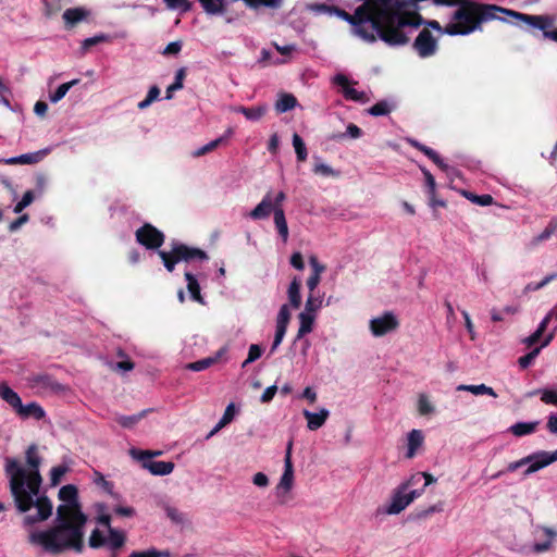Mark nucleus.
<instances>
[{
  "label": "nucleus",
  "mask_w": 557,
  "mask_h": 557,
  "mask_svg": "<svg viewBox=\"0 0 557 557\" xmlns=\"http://www.w3.org/2000/svg\"><path fill=\"white\" fill-rule=\"evenodd\" d=\"M504 15L510 16L517 21L524 22L525 24L537 28L543 32V37L545 39L557 42V28L552 29L556 22V17L549 14L543 15H530L521 12H517L510 9L504 8Z\"/></svg>",
  "instance_id": "39448f33"
},
{
  "label": "nucleus",
  "mask_w": 557,
  "mask_h": 557,
  "mask_svg": "<svg viewBox=\"0 0 557 557\" xmlns=\"http://www.w3.org/2000/svg\"><path fill=\"white\" fill-rule=\"evenodd\" d=\"M313 173L322 176H338V172L334 171L330 165L317 163L313 166Z\"/></svg>",
  "instance_id": "680f3d73"
},
{
  "label": "nucleus",
  "mask_w": 557,
  "mask_h": 557,
  "mask_svg": "<svg viewBox=\"0 0 557 557\" xmlns=\"http://www.w3.org/2000/svg\"><path fill=\"white\" fill-rule=\"evenodd\" d=\"M234 111L244 114L247 120L259 121L265 114L267 107L258 106V107L247 108L244 106H239V107L235 108Z\"/></svg>",
  "instance_id": "c756f323"
},
{
  "label": "nucleus",
  "mask_w": 557,
  "mask_h": 557,
  "mask_svg": "<svg viewBox=\"0 0 557 557\" xmlns=\"http://www.w3.org/2000/svg\"><path fill=\"white\" fill-rule=\"evenodd\" d=\"M275 212V203L272 201V193L268 191L262 200L249 212L252 220H264Z\"/></svg>",
  "instance_id": "ddd939ff"
},
{
  "label": "nucleus",
  "mask_w": 557,
  "mask_h": 557,
  "mask_svg": "<svg viewBox=\"0 0 557 557\" xmlns=\"http://www.w3.org/2000/svg\"><path fill=\"white\" fill-rule=\"evenodd\" d=\"M34 200V193L32 190H27L22 199L15 205L14 212H22L27 206H29Z\"/></svg>",
  "instance_id": "13d9d810"
},
{
  "label": "nucleus",
  "mask_w": 557,
  "mask_h": 557,
  "mask_svg": "<svg viewBox=\"0 0 557 557\" xmlns=\"http://www.w3.org/2000/svg\"><path fill=\"white\" fill-rule=\"evenodd\" d=\"M287 326L288 325L276 324V330H275L274 341H273V344L271 347V352H274L276 350V348L281 345V343L286 334Z\"/></svg>",
  "instance_id": "4d7b16f0"
},
{
  "label": "nucleus",
  "mask_w": 557,
  "mask_h": 557,
  "mask_svg": "<svg viewBox=\"0 0 557 557\" xmlns=\"http://www.w3.org/2000/svg\"><path fill=\"white\" fill-rule=\"evenodd\" d=\"M25 459L28 469H25L17 459L7 457L4 472L9 479V490L17 512L26 513L36 507V515L24 517L25 525H34L50 518L53 505L46 494H40L42 476L39 469L42 458L39 456L36 444L27 447Z\"/></svg>",
  "instance_id": "f257e3e1"
},
{
  "label": "nucleus",
  "mask_w": 557,
  "mask_h": 557,
  "mask_svg": "<svg viewBox=\"0 0 557 557\" xmlns=\"http://www.w3.org/2000/svg\"><path fill=\"white\" fill-rule=\"evenodd\" d=\"M368 3L367 14L371 15L375 25L391 29H401L406 26L419 27L422 15L416 10H409L407 0H362Z\"/></svg>",
  "instance_id": "20e7f679"
},
{
  "label": "nucleus",
  "mask_w": 557,
  "mask_h": 557,
  "mask_svg": "<svg viewBox=\"0 0 557 557\" xmlns=\"http://www.w3.org/2000/svg\"><path fill=\"white\" fill-rule=\"evenodd\" d=\"M557 461V449L553 453L541 450L531 454L520 460L508 463L506 471L515 472L519 468L529 465L524 471V475H530L549 465Z\"/></svg>",
  "instance_id": "423d86ee"
},
{
  "label": "nucleus",
  "mask_w": 557,
  "mask_h": 557,
  "mask_svg": "<svg viewBox=\"0 0 557 557\" xmlns=\"http://www.w3.org/2000/svg\"><path fill=\"white\" fill-rule=\"evenodd\" d=\"M541 531H542L543 535L546 537V541H544L542 543H535L533 545V552L537 553V554L544 553V552H547L548 549H550L552 541L557 535V533L548 527H542Z\"/></svg>",
  "instance_id": "7c9ffc66"
},
{
  "label": "nucleus",
  "mask_w": 557,
  "mask_h": 557,
  "mask_svg": "<svg viewBox=\"0 0 557 557\" xmlns=\"http://www.w3.org/2000/svg\"><path fill=\"white\" fill-rule=\"evenodd\" d=\"M334 84L342 88L343 97L346 100L366 103L369 101V97L364 91H358L350 86L348 77L344 74H337L333 78Z\"/></svg>",
  "instance_id": "9d476101"
},
{
  "label": "nucleus",
  "mask_w": 557,
  "mask_h": 557,
  "mask_svg": "<svg viewBox=\"0 0 557 557\" xmlns=\"http://www.w3.org/2000/svg\"><path fill=\"white\" fill-rule=\"evenodd\" d=\"M232 134V131L228 129L227 131V134L225 136H221L214 140H211L210 143H208L207 145L198 148L196 151L193 152V156L194 157H201V156H205L211 151H213L214 149H216L222 143H224L227 137Z\"/></svg>",
  "instance_id": "f704fd0d"
},
{
  "label": "nucleus",
  "mask_w": 557,
  "mask_h": 557,
  "mask_svg": "<svg viewBox=\"0 0 557 557\" xmlns=\"http://www.w3.org/2000/svg\"><path fill=\"white\" fill-rule=\"evenodd\" d=\"M47 154L46 150H39L36 152L24 153L17 157H13L7 160V164H35L42 160Z\"/></svg>",
  "instance_id": "412c9836"
},
{
  "label": "nucleus",
  "mask_w": 557,
  "mask_h": 557,
  "mask_svg": "<svg viewBox=\"0 0 557 557\" xmlns=\"http://www.w3.org/2000/svg\"><path fill=\"white\" fill-rule=\"evenodd\" d=\"M166 517L174 523H183L184 522V515L175 507H172L168 504L163 506Z\"/></svg>",
  "instance_id": "603ef678"
},
{
  "label": "nucleus",
  "mask_w": 557,
  "mask_h": 557,
  "mask_svg": "<svg viewBox=\"0 0 557 557\" xmlns=\"http://www.w3.org/2000/svg\"><path fill=\"white\" fill-rule=\"evenodd\" d=\"M554 234H557V220L556 219H552L547 226L544 228V231L542 233H540L535 238H534V242L537 244V243H541V242H545L547 239L550 238L552 235Z\"/></svg>",
  "instance_id": "de8ad7c7"
},
{
  "label": "nucleus",
  "mask_w": 557,
  "mask_h": 557,
  "mask_svg": "<svg viewBox=\"0 0 557 557\" xmlns=\"http://www.w3.org/2000/svg\"><path fill=\"white\" fill-rule=\"evenodd\" d=\"M16 413L23 419L34 418L36 420H41L46 416L44 408L35 401L27 405L21 404Z\"/></svg>",
  "instance_id": "f3484780"
},
{
  "label": "nucleus",
  "mask_w": 557,
  "mask_h": 557,
  "mask_svg": "<svg viewBox=\"0 0 557 557\" xmlns=\"http://www.w3.org/2000/svg\"><path fill=\"white\" fill-rule=\"evenodd\" d=\"M236 413V407L234 403H231L225 408V411L221 418V420L218 422V424L210 431V433L207 435V438H210L215 433H218L221 429H223L225 425L231 423L235 417Z\"/></svg>",
  "instance_id": "bb28decb"
},
{
  "label": "nucleus",
  "mask_w": 557,
  "mask_h": 557,
  "mask_svg": "<svg viewBox=\"0 0 557 557\" xmlns=\"http://www.w3.org/2000/svg\"><path fill=\"white\" fill-rule=\"evenodd\" d=\"M301 282L298 277H294L289 284L287 295L290 306L294 309H298L301 305V295H300Z\"/></svg>",
  "instance_id": "a878e982"
},
{
  "label": "nucleus",
  "mask_w": 557,
  "mask_h": 557,
  "mask_svg": "<svg viewBox=\"0 0 557 557\" xmlns=\"http://www.w3.org/2000/svg\"><path fill=\"white\" fill-rule=\"evenodd\" d=\"M541 395V400L546 405H554L557 407V391L554 389H535L527 394L528 397Z\"/></svg>",
  "instance_id": "4c0bfd02"
},
{
  "label": "nucleus",
  "mask_w": 557,
  "mask_h": 557,
  "mask_svg": "<svg viewBox=\"0 0 557 557\" xmlns=\"http://www.w3.org/2000/svg\"><path fill=\"white\" fill-rule=\"evenodd\" d=\"M136 242L148 250H158L165 240V235L150 223H145L135 232Z\"/></svg>",
  "instance_id": "0eeeda50"
},
{
  "label": "nucleus",
  "mask_w": 557,
  "mask_h": 557,
  "mask_svg": "<svg viewBox=\"0 0 557 557\" xmlns=\"http://www.w3.org/2000/svg\"><path fill=\"white\" fill-rule=\"evenodd\" d=\"M554 337V333H550L544 341L543 343L541 344V346L539 347H535L533 350H531L530 352H528L527 355L524 356H521L519 359H518V363L520 366L521 369H527L529 366H531V363L533 362V360L535 359V357L540 354L541 349L545 346H547L552 339Z\"/></svg>",
  "instance_id": "393cba45"
},
{
  "label": "nucleus",
  "mask_w": 557,
  "mask_h": 557,
  "mask_svg": "<svg viewBox=\"0 0 557 557\" xmlns=\"http://www.w3.org/2000/svg\"><path fill=\"white\" fill-rule=\"evenodd\" d=\"M407 491H403L401 487H397L395 493L393 494L392 502L387 508V513L389 515H397L401 512L407 506L410 505L409 502H407Z\"/></svg>",
  "instance_id": "2eb2a0df"
},
{
  "label": "nucleus",
  "mask_w": 557,
  "mask_h": 557,
  "mask_svg": "<svg viewBox=\"0 0 557 557\" xmlns=\"http://www.w3.org/2000/svg\"><path fill=\"white\" fill-rule=\"evenodd\" d=\"M413 49L420 58H429L437 50V40L428 28L422 29L413 41Z\"/></svg>",
  "instance_id": "1a4fd4ad"
},
{
  "label": "nucleus",
  "mask_w": 557,
  "mask_h": 557,
  "mask_svg": "<svg viewBox=\"0 0 557 557\" xmlns=\"http://www.w3.org/2000/svg\"><path fill=\"white\" fill-rule=\"evenodd\" d=\"M131 453L135 458H137L138 460H141L143 462L150 460V458H152L154 456L161 455V451L137 450V449H132Z\"/></svg>",
  "instance_id": "0e129e2a"
},
{
  "label": "nucleus",
  "mask_w": 557,
  "mask_h": 557,
  "mask_svg": "<svg viewBox=\"0 0 557 557\" xmlns=\"http://www.w3.org/2000/svg\"><path fill=\"white\" fill-rule=\"evenodd\" d=\"M362 135V129L354 123L348 124L346 133L332 134L329 138L331 140L341 141L349 136L351 138H359Z\"/></svg>",
  "instance_id": "a19ab883"
},
{
  "label": "nucleus",
  "mask_w": 557,
  "mask_h": 557,
  "mask_svg": "<svg viewBox=\"0 0 557 557\" xmlns=\"http://www.w3.org/2000/svg\"><path fill=\"white\" fill-rule=\"evenodd\" d=\"M297 104V99L292 94H283L275 103V110L278 113H284L293 110Z\"/></svg>",
  "instance_id": "2f4dec72"
},
{
  "label": "nucleus",
  "mask_w": 557,
  "mask_h": 557,
  "mask_svg": "<svg viewBox=\"0 0 557 557\" xmlns=\"http://www.w3.org/2000/svg\"><path fill=\"white\" fill-rule=\"evenodd\" d=\"M79 83V79H73L71 82H67V83H64V84H61L53 94L50 95V101L52 103H57L59 102L61 99H63L65 97V95L67 94V91L75 85H77Z\"/></svg>",
  "instance_id": "37998d69"
},
{
  "label": "nucleus",
  "mask_w": 557,
  "mask_h": 557,
  "mask_svg": "<svg viewBox=\"0 0 557 557\" xmlns=\"http://www.w3.org/2000/svg\"><path fill=\"white\" fill-rule=\"evenodd\" d=\"M172 249L175 252L178 262H190L194 260L203 261L209 259V256L205 250L196 247H189L182 243H174L172 245Z\"/></svg>",
  "instance_id": "9b49d317"
},
{
  "label": "nucleus",
  "mask_w": 557,
  "mask_h": 557,
  "mask_svg": "<svg viewBox=\"0 0 557 557\" xmlns=\"http://www.w3.org/2000/svg\"><path fill=\"white\" fill-rule=\"evenodd\" d=\"M287 326L288 325L276 324V330H275L274 341H273V344L271 347V352H274L276 350V348L281 345V343L286 334Z\"/></svg>",
  "instance_id": "6e6d98bb"
},
{
  "label": "nucleus",
  "mask_w": 557,
  "mask_h": 557,
  "mask_svg": "<svg viewBox=\"0 0 557 557\" xmlns=\"http://www.w3.org/2000/svg\"><path fill=\"white\" fill-rule=\"evenodd\" d=\"M539 422H518L510 426V431L516 436H524L535 432Z\"/></svg>",
  "instance_id": "c9c22d12"
},
{
  "label": "nucleus",
  "mask_w": 557,
  "mask_h": 557,
  "mask_svg": "<svg viewBox=\"0 0 557 557\" xmlns=\"http://www.w3.org/2000/svg\"><path fill=\"white\" fill-rule=\"evenodd\" d=\"M144 413L133 414V416H122L117 418V423L123 428H132L134 426L141 418Z\"/></svg>",
  "instance_id": "bf43d9fd"
},
{
  "label": "nucleus",
  "mask_w": 557,
  "mask_h": 557,
  "mask_svg": "<svg viewBox=\"0 0 557 557\" xmlns=\"http://www.w3.org/2000/svg\"><path fill=\"white\" fill-rule=\"evenodd\" d=\"M302 414L307 419V428L311 431H315L325 423L330 412L325 408H322L319 412H311L305 409Z\"/></svg>",
  "instance_id": "4468645a"
},
{
  "label": "nucleus",
  "mask_w": 557,
  "mask_h": 557,
  "mask_svg": "<svg viewBox=\"0 0 557 557\" xmlns=\"http://www.w3.org/2000/svg\"><path fill=\"white\" fill-rule=\"evenodd\" d=\"M215 362H216V358L208 357V358H203L201 360L188 363L186 366V369L195 371V372H199V371H203V370L208 369Z\"/></svg>",
  "instance_id": "8fccbe9b"
},
{
  "label": "nucleus",
  "mask_w": 557,
  "mask_h": 557,
  "mask_svg": "<svg viewBox=\"0 0 557 557\" xmlns=\"http://www.w3.org/2000/svg\"><path fill=\"white\" fill-rule=\"evenodd\" d=\"M186 77V69L181 67L175 74L174 82L166 88L165 99L170 100L173 97V92L183 88V82Z\"/></svg>",
  "instance_id": "e433bc0d"
},
{
  "label": "nucleus",
  "mask_w": 557,
  "mask_h": 557,
  "mask_svg": "<svg viewBox=\"0 0 557 557\" xmlns=\"http://www.w3.org/2000/svg\"><path fill=\"white\" fill-rule=\"evenodd\" d=\"M273 219H274V224H275V227L277 230L280 237L282 238V240L284 243H286L288 239L289 232H288V225H287V221L285 218L284 209L277 208L275 210V212L273 213Z\"/></svg>",
  "instance_id": "b1692460"
},
{
  "label": "nucleus",
  "mask_w": 557,
  "mask_h": 557,
  "mask_svg": "<svg viewBox=\"0 0 557 557\" xmlns=\"http://www.w3.org/2000/svg\"><path fill=\"white\" fill-rule=\"evenodd\" d=\"M160 96V88L153 85L149 88L148 94L144 100L138 102L137 108L144 110L148 108L153 101L158 100Z\"/></svg>",
  "instance_id": "49530a36"
},
{
  "label": "nucleus",
  "mask_w": 557,
  "mask_h": 557,
  "mask_svg": "<svg viewBox=\"0 0 557 557\" xmlns=\"http://www.w3.org/2000/svg\"><path fill=\"white\" fill-rule=\"evenodd\" d=\"M126 535L121 530H110V537H108V548L111 550L110 557H117L119 550L125 545Z\"/></svg>",
  "instance_id": "aec40b11"
},
{
  "label": "nucleus",
  "mask_w": 557,
  "mask_h": 557,
  "mask_svg": "<svg viewBox=\"0 0 557 557\" xmlns=\"http://www.w3.org/2000/svg\"><path fill=\"white\" fill-rule=\"evenodd\" d=\"M399 321L396 315L386 311L381 317L373 318L370 321V331L375 337H381L397 330Z\"/></svg>",
  "instance_id": "6e6552de"
},
{
  "label": "nucleus",
  "mask_w": 557,
  "mask_h": 557,
  "mask_svg": "<svg viewBox=\"0 0 557 557\" xmlns=\"http://www.w3.org/2000/svg\"><path fill=\"white\" fill-rule=\"evenodd\" d=\"M158 255L161 258L164 268L169 272H173L175 269V265L178 263V259H177L175 252L173 251V249H171V251L159 250Z\"/></svg>",
  "instance_id": "c03bdc74"
},
{
  "label": "nucleus",
  "mask_w": 557,
  "mask_h": 557,
  "mask_svg": "<svg viewBox=\"0 0 557 557\" xmlns=\"http://www.w3.org/2000/svg\"><path fill=\"white\" fill-rule=\"evenodd\" d=\"M166 7L171 10L180 9L182 12H187L191 9L189 0H163Z\"/></svg>",
  "instance_id": "5fc2aeb1"
},
{
  "label": "nucleus",
  "mask_w": 557,
  "mask_h": 557,
  "mask_svg": "<svg viewBox=\"0 0 557 557\" xmlns=\"http://www.w3.org/2000/svg\"><path fill=\"white\" fill-rule=\"evenodd\" d=\"M88 545L90 548L99 549L104 545L108 546V539L99 529H94L88 539Z\"/></svg>",
  "instance_id": "79ce46f5"
},
{
  "label": "nucleus",
  "mask_w": 557,
  "mask_h": 557,
  "mask_svg": "<svg viewBox=\"0 0 557 557\" xmlns=\"http://www.w3.org/2000/svg\"><path fill=\"white\" fill-rule=\"evenodd\" d=\"M0 397L8 403L15 411L21 407L22 400L17 393L5 384L0 385Z\"/></svg>",
  "instance_id": "cd10ccee"
},
{
  "label": "nucleus",
  "mask_w": 557,
  "mask_h": 557,
  "mask_svg": "<svg viewBox=\"0 0 557 557\" xmlns=\"http://www.w3.org/2000/svg\"><path fill=\"white\" fill-rule=\"evenodd\" d=\"M321 306V300H319L318 298H314L312 294H310L306 300V305H305V311L304 312H308V313H312V312H315Z\"/></svg>",
  "instance_id": "774afa93"
},
{
  "label": "nucleus",
  "mask_w": 557,
  "mask_h": 557,
  "mask_svg": "<svg viewBox=\"0 0 557 557\" xmlns=\"http://www.w3.org/2000/svg\"><path fill=\"white\" fill-rule=\"evenodd\" d=\"M203 10L209 14L223 12L224 0H198Z\"/></svg>",
  "instance_id": "a18cd8bd"
},
{
  "label": "nucleus",
  "mask_w": 557,
  "mask_h": 557,
  "mask_svg": "<svg viewBox=\"0 0 557 557\" xmlns=\"http://www.w3.org/2000/svg\"><path fill=\"white\" fill-rule=\"evenodd\" d=\"M107 36L106 35H97V36H94V37H89V38H86L83 40L82 42V50L84 52L88 51L91 47L100 44V42H103L107 40Z\"/></svg>",
  "instance_id": "052dcab7"
},
{
  "label": "nucleus",
  "mask_w": 557,
  "mask_h": 557,
  "mask_svg": "<svg viewBox=\"0 0 557 557\" xmlns=\"http://www.w3.org/2000/svg\"><path fill=\"white\" fill-rule=\"evenodd\" d=\"M69 471V467L66 465H59L57 467L51 468L50 470V483L52 486H57L60 484L64 474Z\"/></svg>",
  "instance_id": "09e8293b"
},
{
  "label": "nucleus",
  "mask_w": 557,
  "mask_h": 557,
  "mask_svg": "<svg viewBox=\"0 0 557 557\" xmlns=\"http://www.w3.org/2000/svg\"><path fill=\"white\" fill-rule=\"evenodd\" d=\"M323 8L352 25L355 33L368 42H374L380 38L389 46H404L409 41L408 36L401 29H391L383 25L376 26L371 15L367 14L368 3L359 5L354 14L335 5H323Z\"/></svg>",
  "instance_id": "7ed1b4c3"
},
{
  "label": "nucleus",
  "mask_w": 557,
  "mask_h": 557,
  "mask_svg": "<svg viewBox=\"0 0 557 557\" xmlns=\"http://www.w3.org/2000/svg\"><path fill=\"white\" fill-rule=\"evenodd\" d=\"M422 153H424L429 159H431L440 169L444 171L447 170V164L444 163L438 153L432 148L428 146L423 147Z\"/></svg>",
  "instance_id": "864d4df0"
},
{
  "label": "nucleus",
  "mask_w": 557,
  "mask_h": 557,
  "mask_svg": "<svg viewBox=\"0 0 557 557\" xmlns=\"http://www.w3.org/2000/svg\"><path fill=\"white\" fill-rule=\"evenodd\" d=\"M293 147L296 152L297 161L305 162L308 157L307 147L302 138L297 133L293 135Z\"/></svg>",
  "instance_id": "ea45409f"
},
{
  "label": "nucleus",
  "mask_w": 557,
  "mask_h": 557,
  "mask_svg": "<svg viewBox=\"0 0 557 557\" xmlns=\"http://www.w3.org/2000/svg\"><path fill=\"white\" fill-rule=\"evenodd\" d=\"M143 467L153 475H166L172 473L175 465L172 461H144Z\"/></svg>",
  "instance_id": "6ab92c4d"
},
{
  "label": "nucleus",
  "mask_w": 557,
  "mask_h": 557,
  "mask_svg": "<svg viewBox=\"0 0 557 557\" xmlns=\"http://www.w3.org/2000/svg\"><path fill=\"white\" fill-rule=\"evenodd\" d=\"M162 555L169 557L168 553H163L156 548H151L144 552H133L128 557H161Z\"/></svg>",
  "instance_id": "338daca9"
},
{
  "label": "nucleus",
  "mask_w": 557,
  "mask_h": 557,
  "mask_svg": "<svg viewBox=\"0 0 557 557\" xmlns=\"http://www.w3.org/2000/svg\"><path fill=\"white\" fill-rule=\"evenodd\" d=\"M299 329L296 335V339H300L306 334L310 333L313 329L314 317L308 312H300L298 314Z\"/></svg>",
  "instance_id": "c85d7f7f"
},
{
  "label": "nucleus",
  "mask_w": 557,
  "mask_h": 557,
  "mask_svg": "<svg viewBox=\"0 0 557 557\" xmlns=\"http://www.w3.org/2000/svg\"><path fill=\"white\" fill-rule=\"evenodd\" d=\"M312 268V274L307 280V286L312 293L321 281V274L325 271V265L321 264L315 256L309 258Z\"/></svg>",
  "instance_id": "dca6fc26"
},
{
  "label": "nucleus",
  "mask_w": 557,
  "mask_h": 557,
  "mask_svg": "<svg viewBox=\"0 0 557 557\" xmlns=\"http://www.w3.org/2000/svg\"><path fill=\"white\" fill-rule=\"evenodd\" d=\"M434 410L433 406L430 404L426 396L421 395L418 400V411L421 416H426L432 413Z\"/></svg>",
  "instance_id": "e2e57ef3"
},
{
  "label": "nucleus",
  "mask_w": 557,
  "mask_h": 557,
  "mask_svg": "<svg viewBox=\"0 0 557 557\" xmlns=\"http://www.w3.org/2000/svg\"><path fill=\"white\" fill-rule=\"evenodd\" d=\"M289 321H290L289 308L287 305H283L280 308L278 314L276 318V324L288 325Z\"/></svg>",
  "instance_id": "69168bd1"
},
{
  "label": "nucleus",
  "mask_w": 557,
  "mask_h": 557,
  "mask_svg": "<svg viewBox=\"0 0 557 557\" xmlns=\"http://www.w3.org/2000/svg\"><path fill=\"white\" fill-rule=\"evenodd\" d=\"M292 448L293 442L289 441L286 447L285 458H284V472L281 476L280 483L277 484V490H284L288 492L293 487L294 483V468L292 462Z\"/></svg>",
  "instance_id": "f8f14e48"
},
{
  "label": "nucleus",
  "mask_w": 557,
  "mask_h": 557,
  "mask_svg": "<svg viewBox=\"0 0 557 557\" xmlns=\"http://www.w3.org/2000/svg\"><path fill=\"white\" fill-rule=\"evenodd\" d=\"M461 194L466 199L481 207L491 206L494 202V198L490 194L475 195L469 190H462Z\"/></svg>",
  "instance_id": "72a5a7b5"
},
{
  "label": "nucleus",
  "mask_w": 557,
  "mask_h": 557,
  "mask_svg": "<svg viewBox=\"0 0 557 557\" xmlns=\"http://www.w3.org/2000/svg\"><path fill=\"white\" fill-rule=\"evenodd\" d=\"M389 112H391V106L385 100H381L368 109V113L373 116L387 115Z\"/></svg>",
  "instance_id": "3c124183"
},
{
  "label": "nucleus",
  "mask_w": 557,
  "mask_h": 557,
  "mask_svg": "<svg viewBox=\"0 0 557 557\" xmlns=\"http://www.w3.org/2000/svg\"><path fill=\"white\" fill-rule=\"evenodd\" d=\"M458 391H468L474 395H490V396H493V397H497V394L495 393V391L490 387V386H486L485 384H479V385H459L457 387Z\"/></svg>",
  "instance_id": "58836bf2"
},
{
  "label": "nucleus",
  "mask_w": 557,
  "mask_h": 557,
  "mask_svg": "<svg viewBox=\"0 0 557 557\" xmlns=\"http://www.w3.org/2000/svg\"><path fill=\"white\" fill-rule=\"evenodd\" d=\"M185 280L187 281V288L190 293L191 299L202 304L203 301L200 294V286L195 275L190 272H185Z\"/></svg>",
  "instance_id": "473e14b6"
},
{
  "label": "nucleus",
  "mask_w": 557,
  "mask_h": 557,
  "mask_svg": "<svg viewBox=\"0 0 557 557\" xmlns=\"http://www.w3.org/2000/svg\"><path fill=\"white\" fill-rule=\"evenodd\" d=\"M58 497L63 504L57 507L55 524L28 535V542L42 547L46 553L60 555L66 550L83 553L84 528L87 516L83 512L78 488L67 484L59 490Z\"/></svg>",
  "instance_id": "f03ea898"
},
{
  "label": "nucleus",
  "mask_w": 557,
  "mask_h": 557,
  "mask_svg": "<svg viewBox=\"0 0 557 557\" xmlns=\"http://www.w3.org/2000/svg\"><path fill=\"white\" fill-rule=\"evenodd\" d=\"M29 381L34 386H39L50 391L61 389V385L50 374H35Z\"/></svg>",
  "instance_id": "4be33fe9"
},
{
  "label": "nucleus",
  "mask_w": 557,
  "mask_h": 557,
  "mask_svg": "<svg viewBox=\"0 0 557 557\" xmlns=\"http://www.w3.org/2000/svg\"><path fill=\"white\" fill-rule=\"evenodd\" d=\"M88 12L83 8L67 9L63 13V20L66 28L74 27L77 23L86 18Z\"/></svg>",
  "instance_id": "5701e85b"
},
{
  "label": "nucleus",
  "mask_w": 557,
  "mask_h": 557,
  "mask_svg": "<svg viewBox=\"0 0 557 557\" xmlns=\"http://www.w3.org/2000/svg\"><path fill=\"white\" fill-rule=\"evenodd\" d=\"M407 440L406 458L412 459L416 456L417 450L422 446L424 436L420 430L413 429L408 433Z\"/></svg>",
  "instance_id": "a211bd4d"
}]
</instances>
